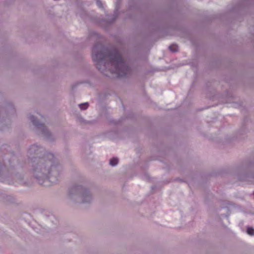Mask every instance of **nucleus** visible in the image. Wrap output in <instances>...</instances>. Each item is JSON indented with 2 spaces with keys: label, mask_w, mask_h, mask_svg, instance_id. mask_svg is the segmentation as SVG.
<instances>
[{
  "label": "nucleus",
  "mask_w": 254,
  "mask_h": 254,
  "mask_svg": "<svg viewBox=\"0 0 254 254\" xmlns=\"http://www.w3.org/2000/svg\"><path fill=\"white\" fill-rule=\"evenodd\" d=\"M27 153L31 163V173L39 185L48 186L59 181L63 167L53 153L46 151L41 145L33 144Z\"/></svg>",
  "instance_id": "f257e3e1"
},
{
  "label": "nucleus",
  "mask_w": 254,
  "mask_h": 254,
  "mask_svg": "<svg viewBox=\"0 0 254 254\" xmlns=\"http://www.w3.org/2000/svg\"><path fill=\"white\" fill-rule=\"evenodd\" d=\"M92 55L96 68L102 73L106 68V58L108 59L111 66V73L116 74L118 78L127 77L132 72V67L124 59L117 48H109L101 43L97 42L92 47Z\"/></svg>",
  "instance_id": "f03ea898"
},
{
  "label": "nucleus",
  "mask_w": 254,
  "mask_h": 254,
  "mask_svg": "<svg viewBox=\"0 0 254 254\" xmlns=\"http://www.w3.org/2000/svg\"><path fill=\"white\" fill-rule=\"evenodd\" d=\"M161 18V22L150 23V25L155 28H152L149 31V36H156L158 39L168 35L172 30L187 33V31L181 26L176 17L171 14L170 10L164 11Z\"/></svg>",
  "instance_id": "7ed1b4c3"
},
{
  "label": "nucleus",
  "mask_w": 254,
  "mask_h": 254,
  "mask_svg": "<svg viewBox=\"0 0 254 254\" xmlns=\"http://www.w3.org/2000/svg\"><path fill=\"white\" fill-rule=\"evenodd\" d=\"M248 7V4L245 1H241L233 5L230 9L227 11L212 14L204 16L203 17L202 22L204 23H211L214 20H218L221 21H228L229 18V14L234 13L236 14L235 19H238L241 16L246 15L247 11L246 9Z\"/></svg>",
  "instance_id": "20e7f679"
},
{
  "label": "nucleus",
  "mask_w": 254,
  "mask_h": 254,
  "mask_svg": "<svg viewBox=\"0 0 254 254\" xmlns=\"http://www.w3.org/2000/svg\"><path fill=\"white\" fill-rule=\"evenodd\" d=\"M69 197L75 202L80 203H90L93 197L89 189L82 185L74 184L68 189Z\"/></svg>",
  "instance_id": "39448f33"
},
{
  "label": "nucleus",
  "mask_w": 254,
  "mask_h": 254,
  "mask_svg": "<svg viewBox=\"0 0 254 254\" xmlns=\"http://www.w3.org/2000/svg\"><path fill=\"white\" fill-rule=\"evenodd\" d=\"M16 115L14 105L9 101L0 105V130L4 131L10 127L11 119Z\"/></svg>",
  "instance_id": "423d86ee"
},
{
  "label": "nucleus",
  "mask_w": 254,
  "mask_h": 254,
  "mask_svg": "<svg viewBox=\"0 0 254 254\" xmlns=\"http://www.w3.org/2000/svg\"><path fill=\"white\" fill-rule=\"evenodd\" d=\"M237 176L241 182L252 183L254 181V160L246 164H241L237 166Z\"/></svg>",
  "instance_id": "0eeeda50"
},
{
  "label": "nucleus",
  "mask_w": 254,
  "mask_h": 254,
  "mask_svg": "<svg viewBox=\"0 0 254 254\" xmlns=\"http://www.w3.org/2000/svg\"><path fill=\"white\" fill-rule=\"evenodd\" d=\"M233 172V168L228 166L218 170H214L211 172L202 173L200 176L202 180L205 183H207L211 177H216L218 176H223L225 175L231 174Z\"/></svg>",
  "instance_id": "6e6552de"
},
{
  "label": "nucleus",
  "mask_w": 254,
  "mask_h": 254,
  "mask_svg": "<svg viewBox=\"0 0 254 254\" xmlns=\"http://www.w3.org/2000/svg\"><path fill=\"white\" fill-rule=\"evenodd\" d=\"M28 118L30 120L33 125L40 130L42 134L48 139L51 141H54L55 138L50 131L45 126V125L40 122L37 118L33 115H29Z\"/></svg>",
  "instance_id": "1a4fd4ad"
},
{
  "label": "nucleus",
  "mask_w": 254,
  "mask_h": 254,
  "mask_svg": "<svg viewBox=\"0 0 254 254\" xmlns=\"http://www.w3.org/2000/svg\"><path fill=\"white\" fill-rule=\"evenodd\" d=\"M250 121V119L248 116L244 117L242 122V126L241 128L237 131L236 135H233L231 136H227L226 139L229 142H233L238 139L237 136L239 135H244L248 131V128L247 127V124Z\"/></svg>",
  "instance_id": "9d476101"
},
{
  "label": "nucleus",
  "mask_w": 254,
  "mask_h": 254,
  "mask_svg": "<svg viewBox=\"0 0 254 254\" xmlns=\"http://www.w3.org/2000/svg\"><path fill=\"white\" fill-rule=\"evenodd\" d=\"M136 119V114L131 111H129L126 116L121 117L118 120H115L113 118H110L108 121V123L109 125L119 126L121 125L126 120H135Z\"/></svg>",
  "instance_id": "9b49d317"
},
{
  "label": "nucleus",
  "mask_w": 254,
  "mask_h": 254,
  "mask_svg": "<svg viewBox=\"0 0 254 254\" xmlns=\"http://www.w3.org/2000/svg\"><path fill=\"white\" fill-rule=\"evenodd\" d=\"M219 202H220L221 204V206H220L219 208H218V211H220L223 209H227V213L221 214V216L222 217L226 218L228 221H229V215L230 214L229 212L230 211V207H235V204L232 201H228L224 199H220L219 200Z\"/></svg>",
  "instance_id": "f8f14e48"
},
{
  "label": "nucleus",
  "mask_w": 254,
  "mask_h": 254,
  "mask_svg": "<svg viewBox=\"0 0 254 254\" xmlns=\"http://www.w3.org/2000/svg\"><path fill=\"white\" fill-rule=\"evenodd\" d=\"M109 18V19L98 18L96 19V23L103 28L106 29L115 22V18L112 19L110 17Z\"/></svg>",
  "instance_id": "ddd939ff"
},
{
  "label": "nucleus",
  "mask_w": 254,
  "mask_h": 254,
  "mask_svg": "<svg viewBox=\"0 0 254 254\" xmlns=\"http://www.w3.org/2000/svg\"><path fill=\"white\" fill-rule=\"evenodd\" d=\"M222 62L223 59L221 57H218L210 62L209 66L212 69L218 68L221 66Z\"/></svg>",
  "instance_id": "4468645a"
},
{
  "label": "nucleus",
  "mask_w": 254,
  "mask_h": 254,
  "mask_svg": "<svg viewBox=\"0 0 254 254\" xmlns=\"http://www.w3.org/2000/svg\"><path fill=\"white\" fill-rule=\"evenodd\" d=\"M76 15H78L83 21H86L90 19V15L83 7L78 8Z\"/></svg>",
  "instance_id": "2eb2a0df"
},
{
  "label": "nucleus",
  "mask_w": 254,
  "mask_h": 254,
  "mask_svg": "<svg viewBox=\"0 0 254 254\" xmlns=\"http://www.w3.org/2000/svg\"><path fill=\"white\" fill-rule=\"evenodd\" d=\"M6 169V166L0 161V178L1 179H6L7 175L4 172Z\"/></svg>",
  "instance_id": "dca6fc26"
},
{
  "label": "nucleus",
  "mask_w": 254,
  "mask_h": 254,
  "mask_svg": "<svg viewBox=\"0 0 254 254\" xmlns=\"http://www.w3.org/2000/svg\"><path fill=\"white\" fill-rule=\"evenodd\" d=\"M14 176L17 179L19 180V181L20 182L22 185L24 186H30L31 185V183L30 182L23 181L24 177L21 174L19 173H16L14 174Z\"/></svg>",
  "instance_id": "f3484780"
},
{
  "label": "nucleus",
  "mask_w": 254,
  "mask_h": 254,
  "mask_svg": "<svg viewBox=\"0 0 254 254\" xmlns=\"http://www.w3.org/2000/svg\"><path fill=\"white\" fill-rule=\"evenodd\" d=\"M120 9L115 8L113 14H108L106 16L108 17H110L112 19L115 18V21L118 19L120 14Z\"/></svg>",
  "instance_id": "a211bd4d"
},
{
  "label": "nucleus",
  "mask_w": 254,
  "mask_h": 254,
  "mask_svg": "<svg viewBox=\"0 0 254 254\" xmlns=\"http://www.w3.org/2000/svg\"><path fill=\"white\" fill-rule=\"evenodd\" d=\"M3 198L5 201L10 203H13L15 202V198L11 195L5 194Z\"/></svg>",
  "instance_id": "6ab92c4d"
},
{
  "label": "nucleus",
  "mask_w": 254,
  "mask_h": 254,
  "mask_svg": "<svg viewBox=\"0 0 254 254\" xmlns=\"http://www.w3.org/2000/svg\"><path fill=\"white\" fill-rule=\"evenodd\" d=\"M168 49L171 53H175L179 51V47L177 44L173 43L168 47Z\"/></svg>",
  "instance_id": "aec40b11"
},
{
  "label": "nucleus",
  "mask_w": 254,
  "mask_h": 254,
  "mask_svg": "<svg viewBox=\"0 0 254 254\" xmlns=\"http://www.w3.org/2000/svg\"><path fill=\"white\" fill-rule=\"evenodd\" d=\"M119 161L118 157H113L109 160V165L112 167H115L118 164Z\"/></svg>",
  "instance_id": "412c9836"
},
{
  "label": "nucleus",
  "mask_w": 254,
  "mask_h": 254,
  "mask_svg": "<svg viewBox=\"0 0 254 254\" xmlns=\"http://www.w3.org/2000/svg\"><path fill=\"white\" fill-rule=\"evenodd\" d=\"M128 9L129 10L137 9V4L133 1H129L128 2Z\"/></svg>",
  "instance_id": "4be33fe9"
},
{
  "label": "nucleus",
  "mask_w": 254,
  "mask_h": 254,
  "mask_svg": "<svg viewBox=\"0 0 254 254\" xmlns=\"http://www.w3.org/2000/svg\"><path fill=\"white\" fill-rule=\"evenodd\" d=\"M153 160V159L151 157L150 159H149L148 160H146L144 164L142 165L140 167L141 170L143 171H145L147 170L148 168V162Z\"/></svg>",
  "instance_id": "5701e85b"
},
{
  "label": "nucleus",
  "mask_w": 254,
  "mask_h": 254,
  "mask_svg": "<svg viewBox=\"0 0 254 254\" xmlns=\"http://www.w3.org/2000/svg\"><path fill=\"white\" fill-rule=\"evenodd\" d=\"M141 177L143 180L146 181L147 182H151L152 179L149 176V174L146 172L142 174Z\"/></svg>",
  "instance_id": "b1692460"
},
{
  "label": "nucleus",
  "mask_w": 254,
  "mask_h": 254,
  "mask_svg": "<svg viewBox=\"0 0 254 254\" xmlns=\"http://www.w3.org/2000/svg\"><path fill=\"white\" fill-rule=\"evenodd\" d=\"M79 107L81 110H86L89 106L88 102H84L79 104Z\"/></svg>",
  "instance_id": "393cba45"
},
{
  "label": "nucleus",
  "mask_w": 254,
  "mask_h": 254,
  "mask_svg": "<svg viewBox=\"0 0 254 254\" xmlns=\"http://www.w3.org/2000/svg\"><path fill=\"white\" fill-rule=\"evenodd\" d=\"M246 232L250 236L254 235V228L252 226H247Z\"/></svg>",
  "instance_id": "a878e982"
},
{
  "label": "nucleus",
  "mask_w": 254,
  "mask_h": 254,
  "mask_svg": "<svg viewBox=\"0 0 254 254\" xmlns=\"http://www.w3.org/2000/svg\"><path fill=\"white\" fill-rule=\"evenodd\" d=\"M83 83H87V81H81V82H76L73 83L71 86V90L72 91L74 90L77 87V86H78L79 84H82Z\"/></svg>",
  "instance_id": "bb28decb"
},
{
  "label": "nucleus",
  "mask_w": 254,
  "mask_h": 254,
  "mask_svg": "<svg viewBox=\"0 0 254 254\" xmlns=\"http://www.w3.org/2000/svg\"><path fill=\"white\" fill-rule=\"evenodd\" d=\"M121 0H117L115 2V8H118V9H121Z\"/></svg>",
  "instance_id": "cd10ccee"
},
{
  "label": "nucleus",
  "mask_w": 254,
  "mask_h": 254,
  "mask_svg": "<svg viewBox=\"0 0 254 254\" xmlns=\"http://www.w3.org/2000/svg\"><path fill=\"white\" fill-rule=\"evenodd\" d=\"M225 95L226 96L229 98H232L233 97V94L230 92L229 90H226L224 92Z\"/></svg>",
  "instance_id": "c85d7f7f"
},
{
  "label": "nucleus",
  "mask_w": 254,
  "mask_h": 254,
  "mask_svg": "<svg viewBox=\"0 0 254 254\" xmlns=\"http://www.w3.org/2000/svg\"><path fill=\"white\" fill-rule=\"evenodd\" d=\"M97 5L101 9H104L103 4L101 0H96Z\"/></svg>",
  "instance_id": "c756f323"
},
{
  "label": "nucleus",
  "mask_w": 254,
  "mask_h": 254,
  "mask_svg": "<svg viewBox=\"0 0 254 254\" xmlns=\"http://www.w3.org/2000/svg\"><path fill=\"white\" fill-rule=\"evenodd\" d=\"M174 181H175V182H181V183H185V182H186V181L184 179L180 178L179 177L176 178L174 179Z\"/></svg>",
  "instance_id": "7c9ffc66"
},
{
  "label": "nucleus",
  "mask_w": 254,
  "mask_h": 254,
  "mask_svg": "<svg viewBox=\"0 0 254 254\" xmlns=\"http://www.w3.org/2000/svg\"><path fill=\"white\" fill-rule=\"evenodd\" d=\"M208 196V197H210V198H213V196H214V195L212 193H211L210 191L207 193V196H206V197Z\"/></svg>",
  "instance_id": "2f4dec72"
},
{
  "label": "nucleus",
  "mask_w": 254,
  "mask_h": 254,
  "mask_svg": "<svg viewBox=\"0 0 254 254\" xmlns=\"http://www.w3.org/2000/svg\"><path fill=\"white\" fill-rule=\"evenodd\" d=\"M190 65L191 66L196 67L197 66V63L196 62H191Z\"/></svg>",
  "instance_id": "473e14b6"
},
{
  "label": "nucleus",
  "mask_w": 254,
  "mask_h": 254,
  "mask_svg": "<svg viewBox=\"0 0 254 254\" xmlns=\"http://www.w3.org/2000/svg\"><path fill=\"white\" fill-rule=\"evenodd\" d=\"M79 120L81 122H82V123H87V121H86L85 120H84L83 118L82 117H80L79 118Z\"/></svg>",
  "instance_id": "72a5a7b5"
},
{
  "label": "nucleus",
  "mask_w": 254,
  "mask_h": 254,
  "mask_svg": "<svg viewBox=\"0 0 254 254\" xmlns=\"http://www.w3.org/2000/svg\"><path fill=\"white\" fill-rule=\"evenodd\" d=\"M166 169L168 170H170L172 169V165L171 164H168L166 166Z\"/></svg>",
  "instance_id": "f704fd0d"
},
{
  "label": "nucleus",
  "mask_w": 254,
  "mask_h": 254,
  "mask_svg": "<svg viewBox=\"0 0 254 254\" xmlns=\"http://www.w3.org/2000/svg\"><path fill=\"white\" fill-rule=\"evenodd\" d=\"M129 129V128L128 127H124L123 128V130L124 131H128Z\"/></svg>",
  "instance_id": "c9c22d12"
},
{
  "label": "nucleus",
  "mask_w": 254,
  "mask_h": 254,
  "mask_svg": "<svg viewBox=\"0 0 254 254\" xmlns=\"http://www.w3.org/2000/svg\"><path fill=\"white\" fill-rule=\"evenodd\" d=\"M156 189V186L154 185V186H152L151 187V191H154Z\"/></svg>",
  "instance_id": "e433bc0d"
},
{
  "label": "nucleus",
  "mask_w": 254,
  "mask_h": 254,
  "mask_svg": "<svg viewBox=\"0 0 254 254\" xmlns=\"http://www.w3.org/2000/svg\"><path fill=\"white\" fill-rule=\"evenodd\" d=\"M9 164H10V166H11V167H12V168H14V165H13L12 164V163H11V159H9Z\"/></svg>",
  "instance_id": "4c0bfd02"
},
{
  "label": "nucleus",
  "mask_w": 254,
  "mask_h": 254,
  "mask_svg": "<svg viewBox=\"0 0 254 254\" xmlns=\"http://www.w3.org/2000/svg\"><path fill=\"white\" fill-rule=\"evenodd\" d=\"M208 108H209L208 107H205V108H200V109H197V110L200 111H202V110H203L204 109H208Z\"/></svg>",
  "instance_id": "58836bf2"
},
{
  "label": "nucleus",
  "mask_w": 254,
  "mask_h": 254,
  "mask_svg": "<svg viewBox=\"0 0 254 254\" xmlns=\"http://www.w3.org/2000/svg\"><path fill=\"white\" fill-rule=\"evenodd\" d=\"M251 34L254 37V31H250Z\"/></svg>",
  "instance_id": "ea45409f"
},
{
  "label": "nucleus",
  "mask_w": 254,
  "mask_h": 254,
  "mask_svg": "<svg viewBox=\"0 0 254 254\" xmlns=\"http://www.w3.org/2000/svg\"><path fill=\"white\" fill-rule=\"evenodd\" d=\"M93 34H94V35H96L97 33L96 32L94 31V32H93Z\"/></svg>",
  "instance_id": "a19ab883"
},
{
  "label": "nucleus",
  "mask_w": 254,
  "mask_h": 254,
  "mask_svg": "<svg viewBox=\"0 0 254 254\" xmlns=\"http://www.w3.org/2000/svg\"><path fill=\"white\" fill-rule=\"evenodd\" d=\"M118 130H115V131H114V132L115 133H116V134H117V133H118Z\"/></svg>",
  "instance_id": "79ce46f5"
},
{
  "label": "nucleus",
  "mask_w": 254,
  "mask_h": 254,
  "mask_svg": "<svg viewBox=\"0 0 254 254\" xmlns=\"http://www.w3.org/2000/svg\"><path fill=\"white\" fill-rule=\"evenodd\" d=\"M193 84H194V82H192V84H191V87H193Z\"/></svg>",
  "instance_id": "37998d69"
},
{
  "label": "nucleus",
  "mask_w": 254,
  "mask_h": 254,
  "mask_svg": "<svg viewBox=\"0 0 254 254\" xmlns=\"http://www.w3.org/2000/svg\"><path fill=\"white\" fill-rule=\"evenodd\" d=\"M221 224H222V226H223V225H224V223H223V222H221Z\"/></svg>",
  "instance_id": "c03bdc74"
}]
</instances>
